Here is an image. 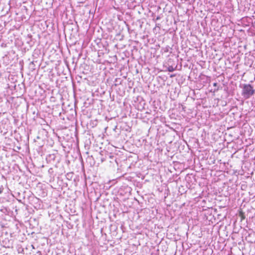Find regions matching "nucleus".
<instances>
[{
    "label": "nucleus",
    "instance_id": "nucleus-3",
    "mask_svg": "<svg viewBox=\"0 0 255 255\" xmlns=\"http://www.w3.org/2000/svg\"><path fill=\"white\" fill-rule=\"evenodd\" d=\"M34 67H35V65H34V61L31 62L29 64V68L30 69H32V70H35Z\"/></svg>",
    "mask_w": 255,
    "mask_h": 255
},
{
    "label": "nucleus",
    "instance_id": "nucleus-5",
    "mask_svg": "<svg viewBox=\"0 0 255 255\" xmlns=\"http://www.w3.org/2000/svg\"><path fill=\"white\" fill-rule=\"evenodd\" d=\"M48 173L51 176L53 175V169L52 168H50L48 170Z\"/></svg>",
    "mask_w": 255,
    "mask_h": 255
},
{
    "label": "nucleus",
    "instance_id": "nucleus-6",
    "mask_svg": "<svg viewBox=\"0 0 255 255\" xmlns=\"http://www.w3.org/2000/svg\"><path fill=\"white\" fill-rule=\"evenodd\" d=\"M217 85V83H214L213 84V86H216Z\"/></svg>",
    "mask_w": 255,
    "mask_h": 255
},
{
    "label": "nucleus",
    "instance_id": "nucleus-1",
    "mask_svg": "<svg viewBox=\"0 0 255 255\" xmlns=\"http://www.w3.org/2000/svg\"><path fill=\"white\" fill-rule=\"evenodd\" d=\"M255 93L253 87L250 84H244L242 91V95L245 99L250 98Z\"/></svg>",
    "mask_w": 255,
    "mask_h": 255
},
{
    "label": "nucleus",
    "instance_id": "nucleus-7",
    "mask_svg": "<svg viewBox=\"0 0 255 255\" xmlns=\"http://www.w3.org/2000/svg\"><path fill=\"white\" fill-rule=\"evenodd\" d=\"M160 19V17L159 16H157L156 18V20H158Z\"/></svg>",
    "mask_w": 255,
    "mask_h": 255
},
{
    "label": "nucleus",
    "instance_id": "nucleus-2",
    "mask_svg": "<svg viewBox=\"0 0 255 255\" xmlns=\"http://www.w3.org/2000/svg\"><path fill=\"white\" fill-rule=\"evenodd\" d=\"M65 176H66V178L68 180H71L73 178L74 173L73 172H68L66 174V175Z\"/></svg>",
    "mask_w": 255,
    "mask_h": 255
},
{
    "label": "nucleus",
    "instance_id": "nucleus-8",
    "mask_svg": "<svg viewBox=\"0 0 255 255\" xmlns=\"http://www.w3.org/2000/svg\"><path fill=\"white\" fill-rule=\"evenodd\" d=\"M15 193H18V194H19V192H15Z\"/></svg>",
    "mask_w": 255,
    "mask_h": 255
},
{
    "label": "nucleus",
    "instance_id": "nucleus-9",
    "mask_svg": "<svg viewBox=\"0 0 255 255\" xmlns=\"http://www.w3.org/2000/svg\"><path fill=\"white\" fill-rule=\"evenodd\" d=\"M254 13H255V10Z\"/></svg>",
    "mask_w": 255,
    "mask_h": 255
},
{
    "label": "nucleus",
    "instance_id": "nucleus-4",
    "mask_svg": "<svg viewBox=\"0 0 255 255\" xmlns=\"http://www.w3.org/2000/svg\"><path fill=\"white\" fill-rule=\"evenodd\" d=\"M175 70V68H174L173 66H170L168 67V71L169 72H172Z\"/></svg>",
    "mask_w": 255,
    "mask_h": 255
}]
</instances>
